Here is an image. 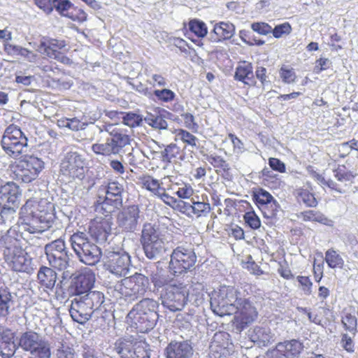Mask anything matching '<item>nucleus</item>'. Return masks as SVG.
I'll return each mask as SVG.
<instances>
[{
	"label": "nucleus",
	"instance_id": "f257e3e1",
	"mask_svg": "<svg viewBox=\"0 0 358 358\" xmlns=\"http://www.w3.org/2000/svg\"><path fill=\"white\" fill-rule=\"evenodd\" d=\"M241 294L234 286L221 285L210 294L212 310L220 316L233 315L236 305L241 300Z\"/></svg>",
	"mask_w": 358,
	"mask_h": 358
},
{
	"label": "nucleus",
	"instance_id": "052dcab7",
	"mask_svg": "<svg viewBox=\"0 0 358 358\" xmlns=\"http://www.w3.org/2000/svg\"><path fill=\"white\" fill-rule=\"evenodd\" d=\"M177 136L179 137L184 143L191 145L192 147L197 146L196 143L198 142V138L187 131L180 129Z\"/></svg>",
	"mask_w": 358,
	"mask_h": 358
},
{
	"label": "nucleus",
	"instance_id": "2eb2a0df",
	"mask_svg": "<svg viewBox=\"0 0 358 358\" xmlns=\"http://www.w3.org/2000/svg\"><path fill=\"white\" fill-rule=\"evenodd\" d=\"M252 198L266 218L275 217L280 210L278 202L264 189L259 188L254 192Z\"/></svg>",
	"mask_w": 358,
	"mask_h": 358
},
{
	"label": "nucleus",
	"instance_id": "a18cd8bd",
	"mask_svg": "<svg viewBox=\"0 0 358 358\" xmlns=\"http://www.w3.org/2000/svg\"><path fill=\"white\" fill-rule=\"evenodd\" d=\"M180 148L175 143L166 145L161 152L162 161L165 163H171L180 154Z\"/></svg>",
	"mask_w": 358,
	"mask_h": 358
},
{
	"label": "nucleus",
	"instance_id": "6e6552de",
	"mask_svg": "<svg viewBox=\"0 0 358 358\" xmlns=\"http://www.w3.org/2000/svg\"><path fill=\"white\" fill-rule=\"evenodd\" d=\"M143 220V213L138 205L132 204L122 208L117 214L116 224L123 234L134 233L138 229Z\"/></svg>",
	"mask_w": 358,
	"mask_h": 358
},
{
	"label": "nucleus",
	"instance_id": "6ab92c4d",
	"mask_svg": "<svg viewBox=\"0 0 358 358\" xmlns=\"http://www.w3.org/2000/svg\"><path fill=\"white\" fill-rule=\"evenodd\" d=\"M194 350L189 341H171L164 350L166 358H191Z\"/></svg>",
	"mask_w": 358,
	"mask_h": 358
},
{
	"label": "nucleus",
	"instance_id": "603ef678",
	"mask_svg": "<svg viewBox=\"0 0 358 358\" xmlns=\"http://www.w3.org/2000/svg\"><path fill=\"white\" fill-rule=\"evenodd\" d=\"M189 27L198 37H204L208 33L206 24L198 20H191L189 22Z\"/></svg>",
	"mask_w": 358,
	"mask_h": 358
},
{
	"label": "nucleus",
	"instance_id": "393cba45",
	"mask_svg": "<svg viewBox=\"0 0 358 358\" xmlns=\"http://www.w3.org/2000/svg\"><path fill=\"white\" fill-rule=\"evenodd\" d=\"M165 240V236L160 230L159 226L151 222L143 224L140 241L141 245Z\"/></svg>",
	"mask_w": 358,
	"mask_h": 358
},
{
	"label": "nucleus",
	"instance_id": "e2e57ef3",
	"mask_svg": "<svg viewBox=\"0 0 358 358\" xmlns=\"http://www.w3.org/2000/svg\"><path fill=\"white\" fill-rule=\"evenodd\" d=\"M245 222L254 229H258L260 225V220L254 212H248L244 215Z\"/></svg>",
	"mask_w": 358,
	"mask_h": 358
},
{
	"label": "nucleus",
	"instance_id": "09e8293b",
	"mask_svg": "<svg viewBox=\"0 0 358 358\" xmlns=\"http://www.w3.org/2000/svg\"><path fill=\"white\" fill-rule=\"evenodd\" d=\"M301 217L303 221L317 222L327 224L329 220L322 213L315 210H307L301 213Z\"/></svg>",
	"mask_w": 358,
	"mask_h": 358
},
{
	"label": "nucleus",
	"instance_id": "39448f33",
	"mask_svg": "<svg viewBox=\"0 0 358 358\" xmlns=\"http://www.w3.org/2000/svg\"><path fill=\"white\" fill-rule=\"evenodd\" d=\"M18 348L29 352V357H51L50 344L41 335L34 331H27L20 334L17 342Z\"/></svg>",
	"mask_w": 358,
	"mask_h": 358
},
{
	"label": "nucleus",
	"instance_id": "f03ea898",
	"mask_svg": "<svg viewBox=\"0 0 358 358\" xmlns=\"http://www.w3.org/2000/svg\"><path fill=\"white\" fill-rule=\"evenodd\" d=\"M70 243L80 262L87 265H95L100 261L101 249L90 241L87 234L81 231L74 233L70 237Z\"/></svg>",
	"mask_w": 358,
	"mask_h": 358
},
{
	"label": "nucleus",
	"instance_id": "0e129e2a",
	"mask_svg": "<svg viewBox=\"0 0 358 358\" xmlns=\"http://www.w3.org/2000/svg\"><path fill=\"white\" fill-rule=\"evenodd\" d=\"M155 95L161 101L169 102L173 100L175 94L171 90L164 89L162 90H155Z\"/></svg>",
	"mask_w": 358,
	"mask_h": 358
},
{
	"label": "nucleus",
	"instance_id": "79ce46f5",
	"mask_svg": "<svg viewBox=\"0 0 358 358\" xmlns=\"http://www.w3.org/2000/svg\"><path fill=\"white\" fill-rule=\"evenodd\" d=\"M151 281L154 284V286L157 288L162 287L164 286L169 285V276L166 274V271L162 268H156V271H153L150 275Z\"/></svg>",
	"mask_w": 358,
	"mask_h": 358
},
{
	"label": "nucleus",
	"instance_id": "69168bd1",
	"mask_svg": "<svg viewBox=\"0 0 358 358\" xmlns=\"http://www.w3.org/2000/svg\"><path fill=\"white\" fill-rule=\"evenodd\" d=\"M251 27L253 31L263 35H266L272 31V27L265 22H254Z\"/></svg>",
	"mask_w": 358,
	"mask_h": 358
},
{
	"label": "nucleus",
	"instance_id": "ea45409f",
	"mask_svg": "<svg viewBox=\"0 0 358 358\" xmlns=\"http://www.w3.org/2000/svg\"><path fill=\"white\" fill-rule=\"evenodd\" d=\"M45 252L47 257L69 252L66 248L64 241L62 238L55 240L45 246Z\"/></svg>",
	"mask_w": 358,
	"mask_h": 358
},
{
	"label": "nucleus",
	"instance_id": "bf43d9fd",
	"mask_svg": "<svg viewBox=\"0 0 358 358\" xmlns=\"http://www.w3.org/2000/svg\"><path fill=\"white\" fill-rule=\"evenodd\" d=\"M292 31V27L288 22H285L281 24H278L272 29L271 33L275 38H279L284 36L289 35Z\"/></svg>",
	"mask_w": 358,
	"mask_h": 358
},
{
	"label": "nucleus",
	"instance_id": "9d476101",
	"mask_svg": "<svg viewBox=\"0 0 358 358\" xmlns=\"http://www.w3.org/2000/svg\"><path fill=\"white\" fill-rule=\"evenodd\" d=\"M43 162L34 156H29L13 166V178L18 182H30L34 180L42 171Z\"/></svg>",
	"mask_w": 358,
	"mask_h": 358
},
{
	"label": "nucleus",
	"instance_id": "6e6d98bb",
	"mask_svg": "<svg viewBox=\"0 0 358 358\" xmlns=\"http://www.w3.org/2000/svg\"><path fill=\"white\" fill-rule=\"evenodd\" d=\"M280 76L285 83L290 84L295 82L296 76L294 69L283 65L279 71Z\"/></svg>",
	"mask_w": 358,
	"mask_h": 358
},
{
	"label": "nucleus",
	"instance_id": "5701e85b",
	"mask_svg": "<svg viewBox=\"0 0 358 358\" xmlns=\"http://www.w3.org/2000/svg\"><path fill=\"white\" fill-rule=\"evenodd\" d=\"M19 187L13 182H6L0 186V206H17L19 201Z\"/></svg>",
	"mask_w": 358,
	"mask_h": 358
},
{
	"label": "nucleus",
	"instance_id": "4d7b16f0",
	"mask_svg": "<svg viewBox=\"0 0 358 358\" xmlns=\"http://www.w3.org/2000/svg\"><path fill=\"white\" fill-rule=\"evenodd\" d=\"M62 124L59 126H62L64 127H67L72 131H79L84 129L87 126L86 123L81 122L78 118H71V119H66L65 120H62L61 122Z\"/></svg>",
	"mask_w": 358,
	"mask_h": 358
},
{
	"label": "nucleus",
	"instance_id": "e433bc0d",
	"mask_svg": "<svg viewBox=\"0 0 358 358\" xmlns=\"http://www.w3.org/2000/svg\"><path fill=\"white\" fill-rule=\"evenodd\" d=\"M69 252L60 253L47 257L50 265L59 271H68L70 266V258Z\"/></svg>",
	"mask_w": 358,
	"mask_h": 358
},
{
	"label": "nucleus",
	"instance_id": "a878e982",
	"mask_svg": "<svg viewBox=\"0 0 358 358\" xmlns=\"http://www.w3.org/2000/svg\"><path fill=\"white\" fill-rule=\"evenodd\" d=\"M95 281L94 275L90 271H85L79 274L74 281L76 296H80L91 291Z\"/></svg>",
	"mask_w": 358,
	"mask_h": 358
},
{
	"label": "nucleus",
	"instance_id": "c03bdc74",
	"mask_svg": "<svg viewBox=\"0 0 358 358\" xmlns=\"http://www.w3.org/2000/svg\"><path fill=\"white\" fill-rule=\"evenodd\" d=\"M17 206H0V224H10L15 215V208Z\"/></svg>",
	"mask_w": 358,
	"mask_h": 358
},
{
	"label": "nucleus",
	"instance_id": "f3484780",
	"mask_svg": "<svg viewBox=\"0 0 358 358\" xmlns=\"http://www.w3.org/2000/svg\"><path fill=\"white\" fill-rule=\"evenodd\" d=\"M129 316L133 317L136 329L142 333H146L152 329L158 319L157 312L143 313L132 310L129 313Z\"/></svg>",
	"mask_w": 358,
	"mask_h": 358
},
{
	"label": "nucleus",
	"instance_id": "8fccbe9b",
	"mask_svg": "<svg viewBox=\"0 0 358 358\" xmlns=\"http://www.w3.org/2000/svg\"><path fill=\"white\" fill-rule=\"evenodd\" d=\"M55 358H78V356L73 348L62 343L56 350Z\"/></svg>",
	"mask_w": 358,
	"mask_h": 358
},
{
	"label": "nucleus",
	"instance_id": "dca6fc26",
	"mask_svg": "<svg viewBox=\"0 0 358 358\" xmlns=\"http://www.w3.org/2000/svg\"><path fill=\"white\" fill-rule=\"evenodd\" d=\"M303 345L293 339L279 343L275 348L268 350L265 357L269 358H298L303 350Z\"/></svg>",
	"mask_w": 358,
	"mask_h": 358
},
{
	"label": "nucleus",
	"instance_id": "72a5a7b5",
	"mask_svg": "<svg viewBox=\"0 0 358 358\" xmlns=\"http://www.w3.org/2000/svg\"><path fill=\"white\" fill-rule=\"evenodd\" d=\"M37 278L41 285L52 289L56 282L57 273L51 268L41 266L38 271Z\"/></svg>",
	"mask_w": 358,
	"mask_h": 358
},
{
	"label": "nucleus",
	"instance_id": "7ed1b4c3",
	"mask_svg": "<svg viewBox=\"0 0 358 358\" xmlns=\"http://www.w3.org/2000/svg\"><path fill=\"white\" fill-rule=\"evenodd\" d=\"M28 139L21 129L14 124L4 131L1 144L7 155L13 159L20 157L28 150Z\"/></svg>",
	"mask_w": 358,
	"mask_h": 358
},
{
	"label": "nucleus",
	"instance_id": "423d86ee",
	"mask_svg": "<svg viewBox=\"0 0 358 358\" xmlns=\"http://www.w3.org/2000/svg\"><path fill=\"white\" fill-rule=\"evenodd\" d=\"M124 186L117 181L108 182L106 185V196L103 201L101 199L97 201L96 210L102 212L108 217L115 208L122 206Z\"/></svg>",
	"mask_w": 358,
	"mask_h": 358
},
{
	"label": "nucleus",
	"instance_id": "680f3d73",
	"mask_svg": "<svg viewBox=\"0 0 358 358\" xmlns=\"http://www.w3.org/2000/svg\"><path fill=\"white\" fill-rule=\"evenodd\" d=\"M143 121L142 117L135 113H128L123 116V123L130 127L139 126Z\"/></svg>",
	"mask_w": 358,
	"mask_h": 358
},
{
	"label": "nucleus",
	"instance_id": "c756f323",
	"mask_svg": "<svg viewBox=\"0 0 358 358\" xmlns=\"http://www.w3.org/2000/svg\"><path fill=\"white\" fill-rule=\"evenodd\" d=\"M142 246L145 257L149 259H160L166 251L165 240L143 244Z\"/></svg>",
	"mask_w": 358,
	"mask_h": 358
},
{
	"label": "nucleus",
	"instance_id": "f704fd0d",
	"mask_svg": "<svg viewBox=\"0 0 358 358\" xmlns=\"http://www.w3.org/2000/svg\"><path fill=\"white\" fill-rule=\"evenodd\" d=\"M79 296L82 299L83 303H85L93 311L97 310L104 302L103 293L98 291H90L82 295L80 294Z\"/></svg>",
	"mask_w": 358,
	"mask_h": 358
},
{
	"label": "nucleus",
	"instance_id": "4468645a",
	"mask_svg": "<svg viewBox=\"0 0 358 358\" xmlns=\"http://www.w3.org/2000/svg\"><path fill=\"white\" fill-rule=\"evenodd\" d=\"M130 262L128 253L110 252L106 257L104 266L111 274L122 278L129 273Z\"/></svg>",
	"mask_w": 358,
	"mask_h": 358
},
{
	"label": "nucleus",
	"instance_id": "c9c22d12",
	"mask_svg": "<svg viewBox=\"0 0 358 358\" xmlns=\"http://www.w3.org/2000/svg\"><path fill=\"white\" fill-rule=\"evenodd\" d=\"M253 78V68L252 64L246 61L239 62L236 67L234 78L236 80L241 81L245 84H248V81Z\"/></svg>",
	"mask_w": 358,
	"mask_h": 358
},
{
	"label": "nucleus",
	"instance_id": "7c9ffc66",
	"mask_svg": "<svg viewBox=\"0 0 358 358\" xmlns=\"http://www.w3.org/2000/svg\"><path fill=\"white\" fill-rule=\"evenodd\" d=\"M40 202L36 198H31L28 199L25 204L20 209V215L23 217L32 218V224L36 223L37 220H40L42 222L41 217L37 214V212H42V210L39 208Z\"/></svg>",
	"mask_w": 358,
	"mask_h": 358
},
{
	"label": "nucleus",
	"instance_id": "c85d7f7f",
	"mask_svg": "<svg viewBox=\"0 0 358 358\" xmlns=\"http://www.w3.org/2000/svg\"><path fill=\"white\" fill-rule=\"evenodd\" d=\"M170 115L169 113L164 110L163 113L159 111H155L152 113H147L144 120L150 127L155 129L165 130L168 129V123L166 120L167 115Z\"/></svg>",
	"mask_w": 358,
	"mask_h": 358
},
{
	"label": "nucleus",
	"instance_id": "b1692460",
	"mask_svg": "<svg viewBox=\"0 0 358 358\" xmlns=\"http://www.w3.org/2000/svg\"><path fill=\"white\" fill-rule=\"evenodd\" d=\"M248 337L259 347L267 346L275 340L274 334H272L269 328L257 326L249 330Z\"/></svg>",
	"mask_w": 358,
	"mask_h": 358
},
{
	"label": "nucleus",
	"instance_id": "1a4fd4ad",
	"mask_svg": "<svg viewBox=\"0 0 358 358\" xmlns=\"http://www.w3.org/2000/svg\"><path fill=\"white\" fill-rule=\"evenodd\" d=\"M189 289L186 285L170 284L161 294L162 303L173 312L181 310L187 303Z\"/></svg>",
	"mask_w": 358,
	"mask_h": 358
},
{
	"label": "nucleus",
	"instance_id": "774afa93",
	"mask_svg": "<svg viewBox=\"0 0 358 358\" xmlns=\"http://www.w3.org/2000/svg\"><path fill=\"white\" fill-rule=\"evenodd\" d=\"M331 62L327 58H320L316 61L315 71L317 73L326 70L330 67Z\"/></svg>",
	"mask_w": 358,
	"mask_h": 358
},
{
	"label": "nucleus",
	"instance_id": "412c9836",
	"mask_svg": "<svg viewBox=\"0 0 358 358\" xmlns=\"http://www.w3.org/2000/svg\"><path fill=\"white\" fill-rule=\"evenodd\" d=\"M94 311L84 303L79 296H75L71 301L69 309L72 319L80 324H84L88 321Z\"/></svg>",
	"mask_w": 358,
	"mask_h": 358
},
{
	"label": "nucleus",
	"instance_id": "37998d69",
	"mask_svg": "<svg viewBox=\"0 0 358 358\" xmlns=\"http://www.w3.org/2000/svg\"><path fill=\"white\" fill-rule=\"evenodd\" d=\"M324 259L331 268H341L344 265V261L341 256L332 248L327 250Z\"/></svg>",
	"mask_w": 358,
	"mask_h": 358
},
{
	"label": "nucleus",
	"instance_id": "338daca9",
	"mask_svg": "<svg viewBox=\"0 0 358 358\" xmlns=\"http://www.w3.org/2000/svg\"><path fill=\"white\" fill-rule=\"evenodd\" d=\"M156 196H157L159 198H160L166 204L173 206L177 203L176 199H175L173 196H171L169 195L166 192L164 188H162L161 190L159 192V194H157Z\"/></svg>",
	"mask_w": 358,
	"mask_h": 358
},
{
	"label": "nucleus",
	"instance_id": "864d4df0",
	"mask_svg": "<svg viewBox=\"0 0 358 358\" xmlns=\"http://www.w3.org/2000/svg\"><path fill=\"white\" fill-rule=\"evenodd\" d=\"M206 159L213 167L219 168L224 172H228L230 169L229 164L220 156L210 155Z\"/></svg>",
	"mask_w": 358,
	"mask_h": 358
},
{
	"label": "nucleus",
	"instance_id": "ddd939ff",
	"mask_svg": "<svg viewBox=\"0 0 358 358\" xmlns=\"http://www.w3.org/2000/svg\"><path fill=\"white\" fill-rule=\"evenodd\" d=\"M85 160L80 154L69 152L61 163L60 171L63 175L81 180L85 176Z\"/></svg>",
	"mask_w": 358,
	"mask_h": 358
},
{
	"label": "nucleus",
	"instance_id": "5fc2aeb1",
	"mask_svg": "<svg viewBox=\"0 0 358 358\" xmlns=\"http://www.w3.org/2000/svg\"><path fill=\"white\" fill-rule=\"evenodd\" d=\"M169 189L175 191L177 196L182 199H188L193 194V189L190 185L187 184H182L180 186L176 184L171 186Z\"/></svg>",
	"mask_w": 358,
	"mask_h": 358
},
{
	"label": "nucleus",
	"instance_id": "4be33fe9",
	"mask_svg": "<svg viewBox=\"0 0 358 358\" xmlns=\"http://www.w3.org/2000/svg\"><path fill=\"white\" fill-rule=\"evenodd\" d=\"M5 259L15 271L29 272L31 269V259L22 248L19 251L10 254V257H5Z\"/></svg>",
	"mask_w": 358,
	"mask_h": 358
},
{
	"label": "nucleus",
	"instance_id": "a19ab883",
	"mask_svg": "<svg viewBox=\"0 0 358 358\" xmlns=\"http://www.w3.org/2000/svg\"><path fill=\"white\" fill-rule=\"evenodd\" d=\"M52 10H55L62 16L69 17L73 20H75L74 17L69 12V10L72 8L73 4L69 0H52Z\"/></svg>",
	"mask_w": 358,
	"mask_h": 358
},
{
	"label": "nucleus",
	"instance_id": "58836bf2",
	"mask_svg": "<svg viewBox=\"0 0 358 358\" xmlns=\"http://www.w3.org/2000/svg\"><path fill=\"white\" fill-rule=\"evenodd\" d=\"M186 210H190L197 217H206L210 213L211 208L210 203L201 201H192V203H183Z\"/></svg>",
	"mask_w": 358,
	"mask_h": 358
},
{
	"label": "nucleus",
	"instance_id": "9b49d317",
	"mask_svg": "<svg viewBox=\"0 0 358 358\" xmlns=\"http://www.w3.org/2000/svg\"><path fill=\"white\" fill-rule=\"evenodd\" d=\"M196 262V256L190 248L177 247L172 252L169 268L174 275L182 274L190 270Z\"/></svg>",
	"mask_w": 358,
	"mask_h": 358
},
{
	"label": "nucleus",
	"instance_id": "0eeeda50",
	"mask_svg": "<svg viewBox=\"0 0 358 358\" xmlns=\"http://www.w3.org/2000/svg\"><path fill=\"white\" fill-rule=\"evenodd\" d=\"M106 131L108 133L106 141L92 145V150L95 154L104 156L118 155L124 147L130 144V138L128 135L115 131L110 132L108 129Z\"/></svg>",
	"mask_w": 358,
	"mask_h": 358
},
{
	"label": "nucleus",
	"instance_id": "2f4dec72",
	"mask_svg": "<svg viewBox=\"0 0 358 358\" xmlns=\"http://www.w3.org/2000/svg\"><path fill=\"white\" fill-rule=\"evenodd\" d=\"M14 299V294L8 287H0V317H6L10 313Z\"/></svg>",
	"mask_w": 358,
	"mask_h": 358
},
{
	"label": "nucleus",
	"instance_id": "f8f14e48",
	"mask_svg": "<svg viewBox=\"0 0 358 358\" xmlns=\"http://www.w3.org/2000/svg\"><path fill=\"white\" fill-rule=\"evenodd\" d=\"M114 350L120 358H150L149 345L143 341L120 338L114 344Z\"/></svg>",
	"mask_w": 358,
	"mask_h": 358
},
{
	"label": "nucleus",
	"instance_id": "a211bd4d",
	"mask_svg": "<svg viewBox=\"0 0 358 358\" xmlns=\"http://www.w3.org/2000/svg\"><path fill=\"white\" fill-rule=\"evenodd\" d=\"M15 333L10 328L0 325V355L6 358L13 357L17 350Z\"/></svg>",
	"mask_w": 358,
	"mask_h": 358
},
{
	"label": "nucleus",
	"instance_id": "de8ad7c7",
	"mask_svg": "<svg viewBox=\"0 0 358 358\" xmlns=\"http://www.w3.org/2000/svg\"><path fill=\"white\" fill-rule=\"evenodd\" d=\"M158 303L156 301L145 298L136 304L133 310L138 312H157Z\"/></svg>",
	"mask_w": 358,
	"mask_h": 358
},
{
	"label": "nucleus",
	"instance_id": "13d9d810",
	"mask_svg": "<svg viewBox=\"0 0 358 358\" xmlns=\"http://www.w3.org/2000/svg\"><path fill=\"white\" fill-rule=\"evenodd\" d=\"M143 185L145 188L153 192L155 195L159 194L162 188L160 187L159 181L151 176L145 177L143 179Z\"/></svg>",
	"mask_w": 358,
	"mask_h": 358
},
{
	"label": "nucleus",
	"instance_id": "49530a36",
	"mask_svg": "<svg viewBox=\"0 0 358 358\" xmlns=\"http://www.w3.org/2000/svg\"><path fill=\"white\" fill-rule=\"evenodd\" d=\"M296 198L299 202H303L308 207H315L317 202L314 195L304 189H298L296 190Z\"/></svg>",
	"mask_w": 358,
	"mask_h": 358
},
{
	"label": "nucleus",
	"instance_id": "cd10ccee",
	"mask_svg": "<svg viewBox=\"0 0 358 358\" xmlns=\"http://www.w3.org/2000/svg\"><path fill=\"white\" fill-rule=\"evenodd\" d=\"M12 231L8 230L7 232L0 237V245L3 249L4 258L6 257H10V254H13L15 252L19 251L20 246V240L16 238L11 234ZM14 234V231H13Z\"/></svg>",
	"mask_w": 358,
	"mask_h": 358
},
{
	"label": "nucleus",
	"instance_id": "3c124183",
	"mask_svg": "<svg viewBox=\"0 0 358 358\" xmlns=\"http://www.w3.org/2000/svg\"><path fill=\"white\" fill-rule=\"evenodd\" d=\"M342 323L345 329L349 331L354 336L357 331V322L355 315L350 313H344L342 317Z\"/></svg>",
	"mask_w": 358,
	"mask_h": 358
},
{
	"label": "nucleus",
	"instance_id": "aec40b11",
	"mask_svg": "<svg viewBox=\"0 0 358 358\" xmlns=\"http://www.w3.org/2000/svg\"><path fill=\"white\" fill-rule=\"evenodd\" d=\"M235 308L236 309L234 314L236 315V320L241 324H248L255 321L257 317L256 308L243 297H241V300L238 302Z\"/></svg>",
	"mask_w": 358,
	"mask_h": 358
},
{
	"label": "nucleus",
	"instance_id": "4c0bfd02",
	"mask_svg": "<svg viewBox=\"0 0 358 358\" xmlns=\"http://www.w3.org/2000/svg\"><path fill=\"white\" fill-rule=\"evenodd\" d=\"M213 32L219 41L230 39L235 34V27L231 22H220L214 26Z\"/></svg>",
	"mask_w": 358,
	"mask_h": 358
},
{
	"label": "nucleus",
	"instance_id": "473e14b6",
	"mask_svg": "<svg viewBox=\"0 0 358 358\" xmlns=\"http://www.w3.org/2000/svg\"><path fill=\"white\" fill-rule=\"evenodd\" d=\"M64 42L63 41L43 38L41 40L36 50L50 57L58 52L57 48L61 49L64 47Z\"/></svg>",
	"mask_w": 358,
	"mask_h": 358
},
{
	"label": "nucleus",
	"instance_id": "20e7f679",
	"mask_svg": "<svg viewBox=\"0 0 358 358\" xmlns=\"http://www.w3.org/2000/svg\"><path fill=\"white\" fill-rule=\"evenodd\" d=\"M149 285L148 278L141 273L122 279L115 285V290L121 298L126 301H134L145 293Z\"/></svg>",
	"mask_w": 358,
	"mask_h": 358
},
{
	"label": "nucleus",
	"instance_id": "bb28decb",
	"mask_svg": "<svg viewBox=\"0 0 358 358\" xmlns=\"http://www.w3.org/2000/svg\"><path fill=\"white\" fill-rule=\"evenodd\" d=\"M99 223L92 226L90 228L91 236L99 243L107 241L108 236L110 233L111 227L110 224V218H107L105 215Z\"/></svg>",
	"mask_w": 358,
	"mask_h": 358
}]
</instances>
